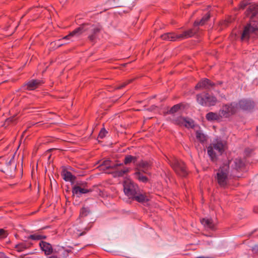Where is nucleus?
Masks as SVG:
<instances>
[{"label":"nucleus","mask_w":258,"mask_h":258,"mask_svg":"<svg viewBox=\"0 0 258 258\" xmlns=\"http://www.w3.org/2000/svg\"><path fill=\"white\" fill-rule=\"evenodd\" d=\"M39 245L46 255L50 254L52 252L53 249L50 244L46 242L41 241L39 243Z\"/></svg>","instance_id":"nucleus-16"},{"label":"nucleus","mask_w":258,"mask_h":258,"mask_svg":"<svg viewBox=\"0 0 258 258\" xmlns=\"http://www.w3.org/2000/svg\"><path fill=\"white\" fill-rule=\"evenodd\" d=\"M132 199L140 203H144L149 200L148 197L146 195L140 192V189L138 191V194L135 195Z\"/></svg>","instance_id":"nucleus-18"},{"label":"nucleus","mask_w":258,"mask_h":258,"mask_svg":"<svg viewBox=\"0 0 258 258\" xmlns=\"http://www.w3.org/2000/svg\"><path fill=\"white\" fill-rule=\"evenodd\" d=\"M176 38L177 39H183L185 38H188L187 35V33H186V31H184L182 34L176 35Z\"/></svg>","instance_id":"nucleus-34"},{"label":"nucleus","mask_w":258,"mask_h":258,"mask_svg":"<svg viewBox=\"0 0 258 258\" xmlns=\"http://www.w3.org/2000/svg\"><path fill=\"white\" fill-rule=\"evenodd\" d=\"M62 45H63V44H62V43H59V44H58V46H58V47H60V46H62Z\"/></svg>","instance_id":"nucleus-44"},{"label":"nucleus","mask_w":258,"mask_h":258,"mask_svg":"<svg viewBox=\"0 0 258 258\" xmlns=\"http://www.w3.org/2000/svg\"><path fill=\"white\" fill-rule=\"evenodd\" d=\"M257 131H258V126L257 127Z\"/></svg>","instance_id":"nucleus-48"},{"label":"nucleus","mask_w":258,"mask_h":258,"mask_svg":"<svg viewBox=\"0 0 258 258\" xmlns=\"http://www.w3.org/2000/svg\"><path fill=\"white\" fill-rule=\"evenodd\" d=\"M135 176L137 179H138L139 181L143 182L144 183H146L148 182V178L143 175L140 171H137L135 173Z\"/></svg>","instance_id":"nucleus-26"},{"label":"nucleus","mask_w":258,"mask_h":258,"mask_svg":"<svg viewBox=\"0 0 258 258\" xmlns=\"http://www.w3.org/2000/svg\"><path fill=\"white\" fill-rule=\"evenodd\" d=\"M226 149V142L220 139H216L207 147V153L211 160H217L218 156L222 154Z\"/></svg>","instance_id":"nucleus-1"},{"label":"nucleus","mask_w":258,"mask_h":258,"mask_svg":"<svg viewBox=\"0 0 258 258\" xmlns=\"http://www.w3.org/2000/svg\"><path fill=\"white\" fill-rule=\"evenodd\" d=\"M91 191V189L83 188L79 185H75L72 189L73 194L76 195L78 197H79L82 194H87Z\"/></svg>","instance_id":"nucleus-17"},{"label":"nucleus","mask_w":258,"mask_h":258,"mask_svg":"<svg viewBox=\"0 0 258 258\" xmlns=\"http://www.w3.org/2000/svg\"><path fill=\"white\" fill-rule=\"evenodd\" d=\"M197 258H212V257H210V256H199V257H197Z\"/></svg>","instance_id":"nucleus-42"},{"label":"nucleus","mask_w":258,"mask_h":258,"mask_svg":"<svg viewBox=\"0 0 258 258\" xmlns=\"http://www.w3.org/2000/svg\"><path fill=\"white\" fill-rule=\"evenodd\" d=\"M13 161V159L11 160L10 161V162H9V164H11Z\"/></svg>","instance_id":"nucleus-45"},{"label":"nucleus","mask_w":258,"mask_h":258,"mask_svg":"<svg viewBox=\"0 0 258 258\" xmlns=\"http://www.w3.org/2000/svg\"><path fill=\"white\" fill-rule=\"evenodd\" d=\"M111 3H112L113 6L115 7H121L124 4L123 0H109Z\"/></svg>","instance_id":"nucleus-29"},{"label":"nucleus","mask_w":258,"mask_h":258,"mask_svg":"<svg viewBox=\"0 0 258 258\" xmlns=\"http://www.w3.org/2000/svg\"><path fill=\"white\" fill-rule=\"evenodd\" d=\"M54 44H55V42H51V45H53H53H54Z\"/></svg>","instance_id":"nucleus-46"},{"label":"nucleus","mask_w":258,"mask_h":258,"mask_svg":"<svg viewBox=\"0 0 258 258\" xmlns=\"http://www.w3.org/2000/svg\"><path fill=\"white\" fill-rule=\"evenodd\" d=\"M198 25H201L200 24V21H196L194 23V26H198Z\"/></svg>","instance_id":"nucleus-41"},{"label":"nucleus","mask_w":258,"mask_h":258,"mask_svg":"<svg viewBox=\"0 0 258 258\" xmlns=\"http://www.w3.org/2000/svg\"><path fill=\"white\" fill-rule=\"evenodd\" d=\"M89 213V210L87 208H83L80 212V216L82 217L86 216Z\"/></svg>","instance_id":"nucleus-33"},{"label":"nucleus","mask_w":258,"mask_h":258,"mask_svg":"<svg viewBox=\"0 0 258 258\" xmlns=\"http://www.w3.org/2000/svg\"><path fill=\"white\" fill-rule=\"evenodd\" d=\"M210 17V15L209 14H207L206 16H205L200 21V24L201 25H203L205 23L208 21Z\"/></svg>","instance_id":"nucleus-32"},{"label":"nucleus","mask_w":258,"mask_h":258,"mask_svg":"<svg viewBox=\"0 0 258 258\" xmlns=\"http://www.w3.org/2000/svg\"><path fill=\"white\" fill-rule=\"evenodd\" d=\"M137 160V158L136 157L132 155H127L124 158V163L126 165L132 162L135 163Z\"/></svg>","instance_id":"nucleus-27"},{"label":"nucleus","mask_w":258,"mask_h":258,"mask_svg":"<svg viewBox=\"0 0 258 258\" xmlns=\"http://www.w3.org/2000/svg\"><path fill=\"white\" fill-rule=\"evenodd\" d=\"M42 84H43V82L42 80H32L27 83V88L30 90H33Z\"/></svg>","instance_id":"nucleus-15"},{"label":"nucleus","mask_w":258,"mask_h":258,"mask_svg":"<svg viewBox=\"0 0 258 258\" xmlns=\"http://www.w3.org/2000/svg\"><path fill=\"white\" fill-rule=\"evenodd\" d=\"M196 33H197V30L194 31L193 29H189V30L186 31V33H187L188 37H192L195 34H196Z\"/></svg>","instance_id":"nucleus-35"},{"label":"nucleus","mask_w":258,"mask_h":258,"mask_svg":"<svg viewBox=\"0 0 258 258\" xmlns=\"http://www.w3.org/2000/svg\"><path fill=\"white\" fill-rule=\"evenodd\" d=\"M197 100L198 102L203 106H213L217 102L216 97L211 96L208 93L198 94Z\"/></svg>","instance_id":"nucleus-7"},{"label":"nucleus","mask_w":258,"mask_h":258,"mask_svg":"<svg viewBox=\"0 0 258 258\" xmlns=\"http://www.w3.org/2000/svg\"><path fill=\"white\" fill-rule=\"evenodd\" d=\"M214 86V84L208 79H202L196 86V89H209Z\"/></svg>","instance_id":"nucleus-13"},{"label":"nucleus","mask_w":258,"mask_h":258,"mask_svg":"<svg viewBox=\"0 0 258 258\" xmlns=\"http://www.w3.org/2000/svg\"><path fill=\"white\" fill-rule=\"evenodd\" d=\"M258 36V21L250 20L244 27L241 36L242 41H247L250 37Z\"/></svg>","instance_id":"nucleus-2"},{"label":"nucleus","mask_w":258,"mask_h":258,"mask_svg":"<svg viewBox=\"0 0 258 258\" xmlns=\"http://www.w3.org/2000/svg\"><path fill=\"white\" fill-rule=\"evenodd\" d=\"M123 190L125 195L130 199H132L135 195L138 194L139 188L131 180L127 179L123 182Z\"/></svg>","instance_id":"nucleus-6"},{"label":"nucleus","mask_w":258,"mask_h":258,"mask_svg":"<svg viewBox=\"0 0 258 258\" xmlns=\"http://www.w3.org/2000/svg\"><path fill=\"white\" fill-rule=\"evenodd\" d=\"M238 108L243 110H249L254 106V103L250 100L243 99L239 101Z\"/></svg>","instance_id":"nucleus-14"},{"label":"nucleus","mask_w":258,"mask_h":258,"mask_svg":"<svg viewBox=\"0 0 258 258\" xmlns=\"http://www.w3.org/2000/svg\"><path fill=\"white\" fill-rule=\"evenodd\" d=\"M88 25L87 24H83L81 25L79 27L74 30L73 31L70 32L69 35L63 37V39L69 40L71 37L73 36H80L83 32L86 31V29L85 28V26Z\"/></svg>","instance_id":"nucleus-10"},{"label":"nucleus","mask_w":258,"mask_h":258,"mask_svg":"<svg viewBox=\"0 0 258 258\" xmlns=\"http://www.w3.org/2000/svg\"><path fill=\"white\" fill-rule=\"evenodd\" d=\"M171 120L174 124L180 126H184L187 128H193L195 127L194 120L188 118H184L180 116L177 117L173 116L171 118Z\"/></svg>","instance_id":"nucleus-9"},{"label":"nucleus","mask_w":258,"mask_h":258,"mask_svg":"<svg viewBox=\"0 0 258 258\" xmlns=\"http://www.w3.org/2000/svg\"><path fill=\"white\" fill-rule=\"evenodd\" d=\"M197 139L201 143H204L207 140L206 136L203 134L201 130H197L196 132Z\"/></svg>","instance_id":"nucleus-25"},{"label":"nucleus","mask_w":258,"mask_h":258,"mask_svg":"<svg viewBox=\"0 0 258 258\" xmlns=\"http://www.w3.org/2000/svg\"><path fill=\"white\" fill-rule=\"evenodd\" d=\"M201 223L207 228L214 229L215 224L211 219L203 218L201 220Z\"/></svg>","instance_id":"nucleus-19"},{"label":"nucleus","mask_w":258,"mask_h":258,"mask_svg":"<svg viewBox=\"0 0 258 258\" xmlns=\"http://www.w3.org/2000/svg\"><path fill=\"white\" fill-rule=\"evenodd\" d=\"M161 38L164 40L175 41L177 39L176 34L173 32L167 33L161 36Z\"/></svg>","instance_id":"nucleus-21"},{"label":"nucleus","mask_w":258,"mask_h":258,"mask_svg":"<svg viewBox=\"0 0 258 258\" xmlns=\"http://www.w3.org/2000/svg\"><path fill=\"white\" fill-rule=\"evenodd\" d=\"M220 111L218 113L210 112L206 114V118L209 121H214L219 120L221 118Z\"/></svg>","instance_id":"nucleus-20"},{"label":"nucleus","mask_w":258,"mask_h":258,"mask_svg":"<svg viewBox=\"0 0 258 258\" xmlns=\"http://www.w3.org/2000/svg\"><path fill=\"white\" fill-rule=\"evenodd\" d=\"M48 258H58V257L56 255H51V256L48 257Z\"/></svg>","instance_id":"nucleus-43"},{"label":"nucleus","mask_w":258,"mask_h":258,"mask_svg":"<svg viewBox=\"0 0 258 258\" xmlns=\"http://www.w3.org/2000/svg\"><path fill=\"white\" fill-rule=\"evenodd\" d=\"M180 108V105L179 104H176L174 105L169 110V113L170 114H173L176 112L177 111L179 110Z\"/></svg>","instance_id":"nucleus-31"},{"label":"nucleus","mask_w":258,"mask_h":258,"mask_svg":"<svg viewBox=\"0 0 258 258\" xmlns=\"http://www.w3.org/2000/svg\"><path fill=\"white\" fill-rule=\"evenodd\" d=\"M127 64V62H126V63H123L122 64L125 65V64Z\"/></svg>","instance_id":"nucleus-47"},{"label":"nucleus","mask_w":258,"mask_h":258,"mask_svg":"<svg viewBox=\"0 0 258 258\" xmlns=\"http://www.w3.org/2000/svg\"><path fill=\"white\" fill-rule=\"evenodd\" d=\"M132 81V80H130L127 81H126V82L123 83L121 85L116 86L115 89H120L125 87V86H126L127 84L130 83Z\"/></svg>","instance_id":"nucleus-36"},{"label":"nucleus","mask_w":258,"mask_h":258,"mask_svg":"<svg viewBox=\"0 0 258 258\" xmlns=\"http://www.w3.org/2000/svg\"><path fill=\"white\" fill-rule=\"evenodd\" d=\"M252 250L254 252H258V246L255 245L254 247H253Z\"/></svg>","instance_id":"nucleus-40"},{"label":"nucleus","mask_w":258,"mask_h":258,"mask_svg":"<svg viewBox=\"0 0 258 258\" xmlns=\"http://www.w3.org/2000/svg\"><path fill=\"white\" fill-rule=\"evenodd\" d=\"M6 236L5 231L3 229H0V237H5Z\"/></svg>","instance_id":"nucleus-38"},{"label":"nucleus","mask_w":258,"mask_h":258,"mask_svg":"<svg viewBox=\"0 0 258 258\" xmlns=\"http://www.w3.org/2000/svg\"><path fill=\"white\" fill-rule=\"evenodd\" d=\"M227 165L236 170H240L244 165L243 161L240 158H235L229 161Z\"/></svg>","instance_id":"nucleus-11"},{"label":"nucleus","mask_w":258,"mask_h":258,"mask_svg":"<svg viewBox=\"0 0 258 258\" xmlns=\"http://www.w3.org/2000/svg\"><path fill=\"white\" fill-rule=\"evenodd\" d=\"M63 179L66 181H73L75 177L69 171L63 170L62 173Z\"/></svg>","instance_id":"nucleus-22"},{"label":"nucleus","mask_w":258,"mask_h":258,"mask_svg":"<svg viewBox=\"0 0 258 258\" xmlns=\"http://www.w3.org/2000/svg\"><path fill=\"white\" fill-rule=\"evenodd\" d=\"M238 110L237 103H232L230 104H226L220 110V113L221 117H228L234 114Z\"/></svg>","instance_id":"nucleus-8"},{"label":"nucleus","mask_w":258,"mask_h":258,"mask_svg":"<svg viewBox=\"0 0 258 258\" xmlns=\"http://www.w3.org/2000/svg\"><path fill=\"white\" fill-rule=\"evenodd\" d=\"M150 167V163L146 161H141L138 164V168L139 169H141L144 172H146L149 167Z\"/></svg>","instance_id":"nucleus-23"},{"label":"nucleus","mask_w":258,"mask_h":258,"mask_svg":"<svg viewBox=\"0 0 258 258\" xmlns=\"http://www.w3.org/2000/svg\"><path fill=\"white\" fill-rule=\"evenodd\" d=\"M27 245L25 243H20L18 244H16L15 246V248L17 249L18 251H22L24 249L27 248Z\"/></svg>","instance_id":"nucleus-30"},{"label":"nucleus","mask_w":258,"mask_h":258,"mask_svg":"<svg viewBox=\"0 0 258 258\" xmlns=\"http://www.w3.org/2000/svg\"><path fill=\"white\" fill-rule=\"evenodd\" d=\"M215 178L217 183L221 187L226 186L229 180V165L224 164L221 166L218 170Z\"/></svg>","instance_id":"nucleus-3"},{"label":"nucleus","mask_w":258,"mask_h":258,"mask_svg":"<svg viewBox=\"0 0 258 258\" xmlns=\"http://www.w3.org/2000/svg\"><path fill=\"white\" fill-rule=\"evenodd\" d=\"M170 164L172 168L178 175L182 177H185L187 175V171L184 163L182 161L174 158L171 161Z\"/></svg>","instance_id":"nucleus-5"},{"label":"nucleus","mask_w":258,"mask_h":258,"mask_svg":"<svg viewBox=\"0 0 258 258\" xmlns=\"http://www.w3.org/2000/svg\"><path fill=\"white\" fill-rule=\"evenodd\" d=\"M28 238L34 240H40L42 239H45L46 236L41 235L40 234H34L30 235L28 237Z\"/></svg>","instance_id":"nucleus-28"},{"label":"nucleus","mask_w":258,"mask_h":258,"mask_svg":"<svg viewBox=\"0 0 258 258\" xmlns=\"http://www.w3.org/2000/svg\"><path fill=\"white\" fill-rule=\"evenodd\" d=\"M106 133H107V132L106 131V130L104 128L102 129L100 131L99 134V138H100L101 139L103 138L105 136Z\"/></svg>","instance_id":"nucleus-37"},{"label":"nucleus","mask_w":258,"mask_h":258,"mask_svg":"<svg viewBox=\"0 0 258 258\" xmlns=\"http://www.w3.org/2000/svg\"><path fill=\"white\" fill-rule=\"evenodd\" d=\"M246 15L250 18V20H254L253 19L258 15V5L250 4Z\"/></svg>","instance_id":"nucleus-12"},{"label":"nucleus","mask_w":258,"mask_h":258,"mask_svg":"<svg viewBox=\"0 0 258 258\" xmlns=\"http://www.w3.org/2000/svg\"><path fill=\"white\" fill-rule=\"evenodd\" d=\"M122 165V164H115L114 165L111 164L110 160L104 161L100 166L101 170H105L108 169H112L114 170L113 172V176L114 177L122 176L124 174L129 171V169L126 167H123L122 169L118 168L119 166Z\"/></svg>","instance_id":"nucleus-4"},{"label":"nucleus","mask_w":258,"mask_h":258,"mask_svg":"<svg viewBox=\"0 0 258 258\" xmlns=\"http://www.w3.org/2000/svg\"><path fill=\"white\" fill-rule=\"evenodd\" d=\"M248 5L247 2H243L240 4V8L244 9Z\"/></svg>","instance_id":"nucleus-39"},{"label":"nucleus","mask_w":258,"mask_h":258,"mask_svg":"<svg viewBox=\"0 0 258 258\" xmlns=\"http://www.w3.org/2000/svg\"><path fill=\"white\" fill-rule=\"evenodd\" d=\"M91 33L88 36L90 40L93 41L95 38V34L98 33L100 31V28L97 26H92Z\"/></svg>","instance_id":"nucleus-24"}]
</instances>
